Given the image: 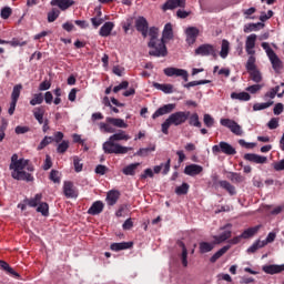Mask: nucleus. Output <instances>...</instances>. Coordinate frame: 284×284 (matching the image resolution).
<instances>
[{
	"instance_id": "nucleus-19",
	"label": "nucleus",
	"mask_w": 284,
	"mask_h": 284,
	"mask_svg": "<svg viewBox=\"0 0 284 284\" xmlns=\"http://www.w3.org/2000/svg\"><path fill=\"white\" fill-rule=\"evenodd\" d=\"M173 39H174V30L172 29V23H166L162 31L161 40H163L164 43H168V41H172Z\"/></svg>"
},
{
	"instance_id": "nucleus-38",
	"label": "nucleus",
	"mask_w": 284,
	"mask_h": 284,
	"mask_svg": "<svg viewBox=\"0 0 284 284\" xmlns=\"http://www.w3.org/2000/svg\"><path fill=\"white\" fill-rule=\"evenodd\" d=\"M245 68L247 72H251L252 70H256V57L254 54H248V59L246 61Z\"/></svg>"
},
{
	"instance_id": "nucleus-32",
	"label": "nucleus",
	"mask_w": 284,
	"mask_h": 284,
	"mask_svg": "<svg viewBox=\"0 0 284 284\" xmlns=\"http://www.w3.org/2000/svg\"><path fill=\"white\" fill-rule=\"evenodd\" d=\"M148 28H149L148 19H145L144 17H139L135 20V29L138 30V32H141V30H148Z\"/></svg>"
},
{
	"instance_id": "nucleus-57",
	"label": "nucleus",
	"mask_w": 284,
	"mask_h": 284,
	"mask_svg": "<svg viewBox=\"0 0 284 284\" xmlns=\"http://www.w3.org/2000/svg\"><path fill=\"white\" fill-rule=\"evenodd\" d=\"M11 14H12V8L4 7L1 9V12H0L1 19H10Z\"/></svg>"
},
{
	"instance_id": "nucleus-52",
	"label": "nucleus",
	"mask_w": 284,
	"mask_h": 284,
	"mask_svg": "<svg viewBox=\"0 0 284 284\" xmlns=\"http://www.w3.org/2000/svg\"><path fill=\"white\" fill-rule=\"evenodd\" d=\"M149 37H150V41H159V28L155 27H151L149 29Z\"/></svg>"
},
{
	"instance_id": "nucleus-15",
	"label": "nucleus",
	"mask_w": 284,
	"mask_h": 284,
	"mask_svg": "<svg viewBox=\"0 0 284 284\" xmlns=\"http://www.w3.org/2000/svg\"><path fill=\"white\" fill-rule=\"evenodd\" d=\"M63 194L67 196V199H77L79 196V192H77V189L72 182H64Z\"/></svg>"
},
{
	"instance_id": "nucleus-62",
	"label": "nucleus",
	"mask_w": 284,
	"mask_h": 284,
	"mask_svg": "<svg viewBox=\"0 0 284 284\" xmlns=\"http://www.w3.org/2000/svg\"><path fill=\"white\" fill-rule=\"evenodd\" d=\"M50 180L53 181V183H61V176L59 175V171L52 170L50 172Z\"/></svg>"
},
{
	"instance_id": "nucleus-28",
	"label": "nucleus",
	"mask_w": 284,
	"mask_h": 284,
	"mask_svg": "<svg viewBox=\"0 0 284 284\" xmlns=\"http://www.w3.org/2000/svg\"><path fill=\"white\" fill-rule=\"evenodd\" d=\"M141 165V163H132L123 168L122 172L125 176H134L136 174V169Z\"/></svg>"
},
{
	"instance_id": "nucleus-63",
	"label": "nucleus",
	"mask_w": 284,
	"mask_h": 284,
	"mask_svg": "<svg viewBox=\"0 0 284 284\" xmlns=\"http://www.w3.org/2000/svg\"><path fill=\"white\" fill-rule=\"evenodd\" d=\"M267 128L268 130H276V128H278V119L272 118L267 123Z\"/></svg>"
},
{
	"instance_id": "nucleus-2",
	"label": "nucleus",
	"mask_w": 284,
	"mask_h": 284,
	"mask_svg": "<svg viewBox=\"0 0 284 284\" xmlns=\"http://www.w3.org/2000/svg\"><path fill=\"white\" fill-rule=\"evenodd\" d=\"M29 170V172H32L34 169L32 166L28 165V160L20 159L19 155L13 154L11 156V164L10 170H13L11 173L12 179H16L17 181H34V178L32 174L24 172L23 170Z\"/></svg>"
},
{
	"instance_id": "nucleus-5",
	"label": "nucleus",
	"mask_w": 284,
	"mask_h": 284,
	"mask_svg": "<svg viewBox=\"0 0 284 284\" xmlns=\"http://www.w3.org/2000/svg\"><path fill=\"white\" fill-rule=\"evenodd\" d=\"M262 48L265 50L266 57H268V61L271 62V65L275 72H281L283 70V61H281V58L276 54V52L273 51L272 47H270L268 42H262Z\"/></svg>"
},
{
	"instance_id": "nucleus-30",
	"label": "nucleus",
	"mask_w": 284,
	"mask_h": 284,
	"mask_svg": "<svg viewBox=\"0 0 284 284\" xmlns=\"http://www.w3.org/2000/svg\"><path fill=\"white\" fill-rule=\"evenodd\" d=\"M231 237H232L231 230L224 231L222 234L213 236V239L217 245L221 243H225V241H227V239H231Z\"/></svg>"
},
{
	"instance_id": "nucleus-1",
	"label": "nucleus",
	"mask_w": 284,
	"mask_h": 284,
	"mask_svg": "<svg viewBox=\"0 0 284 284\" xmlns=\"http://www.w3.org/2000/svg\"><path fill=\"white\" fill-rule=\"evenodd\" d=\"M131 139L125 131L119 130L102 144L104 154H128V152L132 151V146H123L119 141H130Z\"/></svg>"
},
{
	"instance_id": "nucleus-64",
	"label": "nucleus",
	"mask_w": 284,
	"mask_h": 284,
	"mask_svg": "<svg viewBox=\"0 0 284 284\" xmlns=\"http://www.w3.org/2000/svg\"><path fill=\"white\" fill-rule=\"evenodd\" d=\"M28 132H30V126H16V134H26Z\"/></svg>"
},
{
	"instance_id": "nucleus-58",
	"label": "nucleus",
	"mask_w": 284,
	"mask_h": 284,
	"mask_svg": "<svg viewBox=\"0 0 284 284\" xmlns=\"http://www.w3.org/2000/svg\"><path fill=\"white\" fill-rule=\"evenodd\" d=\"M73 165L75 172H81L83 170V163H81L79 156H73Z\"/></svg>"
},
{
	"instance_id": "nucleus-35",
	"label": "nucleus",
	"mask_w": 284,
	"mask_h": 284,
	"mask_svg": "<svg viewBox=\"0 0 284 284\" xmlns=\"http://www.w3.org/2000/svg\"><path fill=\"white\" fill-rule=\"evenodd\" d=\"M231 99L236 101H250L252 97L247 92H240V93L233 92L231 93Z\"/></svg>"
},
{
	"instance_id": "nucleus-34",
	"label": "nucleus",
	"mask_w": 284,
	"mask_h": 284,
	"mask_svg": "<svg viewBox=\"0 0 284 284\" xmlns=\"http://www.w3.org/2000/svg\"><path fill=\"white\" fill-rule=\"evenodd\" d=\"M41 199H43V194L38 193L34 197L27 200V205H29V207H37L38 205H41Z\"/></svg>"
},
{
	"instance_id": "nucleus-20",
	"label": "nucleus",
	"mask_w": 284,
	"mask_h": 284,
	"mask_svg": "<svg viewBox=\"0 0 284 284\" xmlns=\"http://www.w3.org/2000/svg\"><path fill=\"white\" fill-rule=\"evenodd\" d=\"M51 6H57L62 11L68 10V8H72L74 6V0H51Z\"/></svg>"
},
{
	"instance_id": "nucleus-17",
	"label": "nucleus",
	"mask_w": 284,
	"mask_h": 284,
	"mask_svg": "<svg viewBox=\"0 0 284 284\" xmlns=\"http://www.w3.org/2000/svg\"><path fill=\"white\" fill-rule=\"evenodd\" d=\"M203 172V166L199 164H190L184 168V174L186 176H199Z\"/></svg>"
},
{
	"instance_id": "nucleus-45",
	"label": "nucleus",
	"mask_w": 284,
	"mask_h": 284,
	"mask_svg": "<svg viewBox=\"0 0 284 284\" xmlns=\"http://www.w3.org/2000/svg\"><path fill=\"white\" fill-rule=\"evenodd\" d=\"M37 212L42 214V216H48V214H50V206L48 203L41 202L37 207Z\"/></svg>"
},
{
	"instance_id": "nucleus-25",
	"label": "nucleus",
	"mask_w": 284,
	"mask_h": 284,
	"mask_svg": "<svg viewBox=\"0 0 284 284\" xmlns=\"http://www.w3.org/2000/svg\"><path fill=\"white\" fill-rule=\"evenodd\" d=\"M220 187H222V190H225L226 192H229V194L231 196H234L236 194V187L234 185H232V183L222 180L219 182Z\"/></svg>"
},
{
	"instance_id": "nucleus-16",
	"label": "nucleus",
	"mask_w": 284,
	"mask_h": 284,
	"mask_svg": "<svg viewBox=\"0 0 284 284\" xmlns=\"http://www.w3.org/2000/svg\"><path fill=\"white\" fill-rule=\"evenodd\" d=\"M245 161H250L251 163H257L258 165H263L267 163V156L258 155L256 153H246L244 155Z\"/></svg>"
},
{
	"instance_id": "nucleus-24",
	"label": "nucleus",
	"mask_w": 284,
	"mask_h": 284,
	"mask_svg": "<svg viewBox=\"0 0 284 284\" xmlns=\"http://www.w3.org/2000/svg\"><path fill=\"white\" fill-rule=\"evenodd\" d=\"M112 30H114V23L113 22H105L100 31L99 34L100 37H110V34L112 33Z\"/></svg>"
},
{
	"instance_id": "nucleus-51",
	"label": "nucleus",
	"mask_w": 284,
	"mask_h": 284,
	"mask_svg": "<svg viewBox=\"0 0 284 284\" xmlns=\"http://www.w3.org/2000/svg\"><path fill=\"white\" fill-rule=\"evenodd\" d=\"M154 150H156V146L152 145V146H149V148L140 149L135 154L138 156H148V154H150V152H154Z\"/></svg>"
},
{
	"instance_id": "nucleus-37",
	"label": "nucleus",
	"mask_w": 284,
	"mask_h": 284,
	"mask_svg": "<svg viewBox=\"0 0 284 284\" xmlns=\"http://www.w3.org/2000/svg\"><path fill=\"white\" fill-rule=\"evenodd\" d=\"M21 90H23V85L21 84H16L13 87L12 93H11V101L12 102H18L19 101V97H21Z\"/></svg>"
},
{
	"instance_id": "nucleus-42",
	"label": "nucleus",
	"mask_w": 284,
	"mask_h": 284,
	"mask_svg": "<svg viewBox=\"0 0 284 284\" xmlns=\"http://www.w3.org/2000/svg\"><path fill=\"white\" fill-rule=\"evenodd\" d=\"M248 73L254 83H261V81H263V75H261V71H258V69H253L248 71Z\"/></svg>"
},
{
	"instance_id": "nucleus-36",
	"label": "nucleus",
	"mask_w": 284,
	"mask_h": 284,
	"mask_svg": "<svg viewBox=\"0 0 284 284\" xmlns=\"http://www.w3.org/2000/svg\"><path fill=\"white\" fill-rule=\"evenodd\" d=\"M262 247H265V243H263L261 240L255 241L247 250V254H255V252H258Z\"/></svg>"
},
{
	"instance_id": "nucleus-33",
	"label": "nucleus",
	"mask_w": 284,
	"mask_h": 284,
	"mask_svg": "<svg viewBox=\"0 0 284 284\" xmlns=\"http://www.w3.org/2000/svg\"><path fill=\"white\" fill-rule=\"evenodd\" d=\"M227 54H230V41L224 39L222 40L220 57L221 59H227Z\"/></svg>"
},
{
	"instance_id": "nucleus-53",
	"label": "nucleus",
	"mask_w": 284,
	"mask_h": 284,
	"mask_svg": "<svg viewBox=\"0 0 284 284\" xmlns=\"http://www.w3.org/2000/svg\"><path fill=\"white\" fill-rule=\"evenodd\" d=\"M59 14H61V11H59V9H52L48 13V21H49V23H54V20L59 19Z\"/></svg>"
},
{
	"instance_id": "nucleus-48",
	"label": "nucleus",
	"mask_w": 284,
	"mask_h": 284,
	"mask_svg": "<svg viewBox=\"0 0 284 284\" xmlns=\"http://www.w3.org/2000/svg\"><path fill=\"white\" fill-rule=\"evenodd\" d=\"M180 247H182V265L183 267H187V247H185V243L179 242Z\"/></svg>"
},
{
	"instance_id": "nucleus-11",
	"label": "nucleus",
	"mask_w": 284,
	"mask_h": 284,
	"mask_svg": "<svg viewBox=\"0 0 284 284\" xmlns=\"http://www.w3.org/2000/svg\"><path fill=\"white\" fill-rule=\"evenodd\" d=\"M186 43L189 45H194L196 43V39H199L200 30L196 27H189L185 29Z\"/></svg>"
},
{
	"instance_id": "nucleus-44",
	"label": "nucleus",
	"mask_w": 284,
	"mask_h": 284,
	"mask_svg": "<svg viewBox=\"0 0 284 284\" xmlns=\"http://www.w3.org/2000/svg\"><path fill=\"white\" fill-rule=\"evenodd\" d=\"M214 250V244L210 242H201L200 243V252L201 254H207V252H212Z\"/></svg>"
},
{
	"instance_id": "nucleus-60",
	"label": "nucleus",
	"mask_w": 284,
	"mask_h": 284,
	"mask_svg": "<svg viewBox=\"0 0 284 284\" xmlns=\"http://www.w3.org/2000/svg\"><path fill=\"white\" fill-rule=\"evenodd\" d=\"M256 30H258V24L256 23H248L244 26L245 33L256 32Z\"/></svg>"
},
{
	"instance_id": "nucleus-12",
	"label": "nucleus",
	"mask_w": 284,
	"mask_h": 284,
	"mask_svg": "<svg viewBox=\"0 0 284 284\" xmlns=\"http://www.w3.org/2000/svg\"><path fill=\"white\" fill-rule=\"evenodd\" d=\"M176 110L175 103H169L164 104L163 106L159 108L152 115V119H159V116H163L165 114H171V112H174Z\"/></svg>"
},
{
	"instance_id": "nucleus-7",
	"label": "nucleus",
	"mask_w": 284,
	"mask_h": 284,
	"mask_svg": "<svg viewBox=\"0 0 284 284\" xmlns=\"http://www.w3.org/2000/svg\"><path fill=\"white\" fill-rule=\"evenodd\" d=\"M220 125L223 128H227L232 134H235V136H243V128L241 124H239L236 121L229 119V118H222L220 120Z\"/></svg>"
},
{
	"instance_id": "nucleus-13",
	"label": "nucleus",
	"mask_w": 284,
	"mask_h": 284,
	"mask_svg": "<svg viewBox=\"0 0 284 284\" xmlns=\"http://www.w3.org/2000/svg\"><path fill=\"white\" fill-rule=\"evenodd\" d=\"M256 39H257L256 33H252L247 36L245 41L246 54H256V50H254V48H256Z\"/></svg>"
},
{
	"instance_id": "nucleus-4",
	"label": "nucleus",
	"mask_w": 284,
	"mask_h": 284,
	"mask_svg": "<svg viewBox=\"0 0 284 284\" xmlns=\"http://www.w3.org/2000/svg\"><path fill=\"white\" fill-rule=\"evenodd\" d=\"M105 122H101L99 124V128L101 130V132H106L108 134H114L115 130L114 128H128V123H125V121L123 119L120 118H106ZM111 125H114V128H112Z\"/></svg>"
},
{
	"instance_id": "nucleus-22",
	"label": "nucleus",
	"mask_w": 284,
	"mask_h": 284,
	"mask_svg": "<svg viewBox=\"0 0 284 284\" xmlns=\"http://www.w3.org/2000/svg\"><path fill=\"white\" fill-rule=\"evenodd\" d=\"M103 207H104L103 202L97 201L88 210V214H91L92 216H97V214H101L103 212Z\"/></svg>"
},
{
	"instance_id": "nucleus-21",
	"label": "nucleus",
	"mask_w": 284,
	"mask_h": 284,
	"mask_svg": "<svg viewBox=\"0 0 284 284\" xmlns=\"http://www.w3.org/2000/svg\"><path fill=\"white\" fill-rule=\"evenodd\" d=\"M261 224L255 225L253 227H248L242 232V239L247 240V239H253V236H256L258 234V231L261 230Z\"/></svg>"
},
{
	"instance_id": "nucleus-14",
	"label": "nucleus",
	"mask_w": 284,
	"mask_h": 284,
	"mask_svg": "<svg viewBox=\"0 0 284 284\" xmlns=\"http://www.w3.org/2000/svg\"><path fill=\"white\" fill-rule=\"evenodd\" d=\"M176 8H185V0H168L162 6L164 12H168V10H176Z\"/></svg>"
},
{
	"instance_id": "nucleus-54",
	"label": "nucleus",
	"mask_w": 284,
	"mask_h": 284,
	"mask_svg": "<svg viewBox=\"0 0 284 284\" xmlns=\"http://www.w3.org/2000/svg\"><path fill=\"white\" fill-rule=\"evenodd\" d=\"M52 141H54L52 136H44L43 140L38 145V150H43L44 148H48V145H50Z\"/></svg>"
},
{
	"instance_id": "nucleus-29",
	"label": "nucleus",
	"mask_w": 284,
	"mask_h": 284,
	"mask_svg": "<svg viewBox=\"0 0 284 284\" xmlns=\"http://www.w3.org/2000/svg\"><path fill=\"white\" fill-rule=\"evenodd\" d=\"M132 242H120L111 244V250L113 252H121V250H130L132 247Z\"/></svg>"
},
{
	"instance_id": "nucleus-61",
	"label": "nucleus",
	"mask_w": 284,
	"mask_h": 284,
	"mask_svg": "<svg viewBox=\"0 0 284 284\" xmlns=\"http://www.w3.org/2000/svg\"><path fill=\"white\" fill-rule=\"evenodd\" d=\"M274 241H276V233L270 232L266 239L262 241V243H264V247H265V245H267L268 243H274Z\"/></svg>"
},
{
	"instance_id": "nucleus-59",
	"label": "nucleus",
	"mask_w": 284,
	"mask_h": 284,
	"mask_svg": "<svg viewBox=\"0 0 284 284\" xmlns=\"http://www.w3.org/2000/svg\"><path fill=\"white\" fill-rule=\"evenodd\" d=\"M263 89L262 84H253L247 87L245 90L246 92H250V94H256V92H260V90Z\"/></svg>"
},
{
	"instance_id": "nucleus-6",
	"label": "nucleus",
	"mask_w": 284,
	"mask_h": 284,
	"mask_svg": "<svg viewBox=\"0 0 284 284\" xmlns=\"http://www.w3.org/2000/svg\"><path fill=\"white\" fill-rule=\"evenodd\" d=\"M148 45L150 48V57H168V47H165V41L161 39L149 41Z\"/></svg>"
},
{
	"instance_id": "nucleus-43",
	"label": "nucleus",
	"mask_w": 284,
	"mask_h": 284,
	"mask_svg": "<svg viewBox=\"0 0 284 284\" xmlns=\"http://www.w3.org/2000/svg\"><path fill=\"white\" fill-rule=\"evenodd\" d=\"M189 125H192L193 128H201L199 113H192L191 115H189Z\"/></svg>"
},
{
	"instance_id": "nucleus-46",
	"label": "nucleus",
	"mask_w": 284,
	"mask_h": 284,
	"mask_svg": "<svg viewBox=\"0 0 284 284\" xmlns=\"http://www.w3.org/2000/svg\"><path fill=\"white\" fill-rule=\"evenodd\" d=\"M187 192H190V184L185 182L175 189V194H178V196H183L184 194H187Z\"/></svg>"
},
{
	"instance_id": "nucleus-10",
	"label": "nucleus",
	"mask_w": 284,
	"mask_h": 284,
	"mask_svg": "<svg viewBox=\"0 0 284 284\" xmlns=\"http://www.w3.org/2000/svg\"><path fill=\"white\" fill-rule=\"evenodd\" d=\"M163 72L166 77H181L183 81L185 82L189 81L190 73H187V70L185 69L169 67V68H165Z\"/></svg>"
},
{
	"instance_id": "nucleus-3",
	"label": "nucleus",
	"mask_w": 284,
	"mask_h": 284,
	"mask_svg": "<svg viewBox=\"0 0 284 284\" xmlns=\"http://www.w3.org/2000/svg\"><path fill=\"white\" fill-rule=\"evenodd\" d=\"M187 119H190V111H176L174 113H171L169 118L162 123L163 134H169L171 125H175V128H179V125H183V123H186Z\"/></svg>"
},
{
	"instance_id": "nucleus-39",
	"label": "nucleus",
	"mask_w": 284,
	"mask_h": 284,
	"mask_svg": "<svg viewBox=\"0 0 284 284\" xmlns=\"http://www.w3.org/2000/svg\"><path fill=\"white\" fill-rule=\"evenodd\" d=\"M274 105V101L263 102V103H255L253 105V111L258 112L261 110H267V108H272Z\"/></svg>"
},
{
	"instance_id": "nucleus-23",
	"label": "nucleus",
	"mask_w": 284,
	"mask_h": 284,
	"mask_svg": "<svg viewBox=\"0 0 284 284\" xmlns=\"http://www.w3.org/2000/svg\"><path fill=\"white\" fill-rule=\"evenodd\" d=\"M32 112L36 121H38L40 125H43V122L45 121L43 120V116L45 115V109L43 106H37Z\"/></svg>"
},
{
	"instance_id": "nucleus-47",
	"label": "nucleus",
	"mask_w": 284,
	"mask_h": 284,
	"mask_svg": "<svg viewBox=\"0 0 284 284\" xmlns=\"http://www.w3.org/2000/svg\"><path fill=\"white\" fill-rule=\"evenodd\" d=\"M68 148H70V141L63 140L61 143L58 144V154H65V152H68Z\"/></svg>"
},
{
	"instance_id": "nucleus-41",
	"label": "nucleus",
	"mask_w": 284,
	"mask_h": 284,
	"mask_svg": "<svg viewBox=\"0 0 284 284\" xmlns=\"http://www.w3.org/2000/svg\"><path fill=\"white\" fill-rule=\"evenodd\" d=\"M170 162L171 161L169 159L165 164L162 163L160 165L154 166L153 172L155 174H159L161 172L162 168H163V174H168V172H170Z\"/></svg>"
},
{
	"instance_id": "nucleus-18",
	"label": "nucleus",
	"mask_w": 284,
	"mask_h": 284,
	"mask_svg": "<svg viewBox=\"0 0 284 284\" xmlns=\"http://www.w3.org/2000/svg\"><path fill=\"white\" fill-rule=\"evenodd\" d=\"M263 272H265V274H281V272H284V264L278 265V264H270V265H264L262 267Z\"/></svg>"
},
{
	"instance_id": "nucleus-55",
	"label": "nucleus",
	"mask_w": 284,
	"mask_h": 284,
	"mask_svg": "<svg viewBox=\"0 0 284 284\" xmlns=\"http://www.w3.org/2000/svg\"><path fill=\"white\" fill-rule=\"evenodd\" d=\"M207 83H210V80L192 81V82L184 84V88L190 89V88H194L196 85H205Z\"/></svg>"
},
{
	"instance_id": "nucleus-27",
	"label": "nucleus",
	"mask_w": 284,
	"mask_h": 284,
	"mask_svg": "<svg viewBox=\"0 0 284 284\" xmlns=\"http://www.w3.org/2000/svg\"><path fill=\"white\" fill-rule=\"evenodd\" d=\"M153 88H155V90H161V92H164V94H172V92H174V87L172 84H161L159 82H154Z\"/></svg>"
},
{
	"instance_id": "nucleus-56",
	"label": "nucleus",
	"mask_w": 284,
	"mask_h": 284,
	"mask_svg": "<svg viewBox=\"0 0 284 284\" xmlns=\"http://www.w3.org/2000/svg\"><path fill=\"white\" fill-rule=\"evenodd\" d=\"M204 125L206 128H213L214 126V119L210 115V113H205L203 116Z\"/></svg>"
},
{
	"instance_id": "nucleus-26",
	"label": "nucleus",
	"mask_w": 284,
	"mask_h": 284,
	"mask_svg": "<svg viewBox=\"0 0 284 284\" xmlns=\"http://www.w3.org/2000/svg\"><path fill=\"white\" fill-rule=\"evenodd\" d=\"M119 196H121V193L119 191H109L106 194V203L108 205H116V201H119Z\"/></svg>"
},
{
	"instance_id": "nucleus-31",
	"label": "nucleus",
	"mask_w": 284,
	"mask_h": 284,
	"mask_svg": "<svg viewBox=\"0 0 284 284\" xmlns=\"http://www.w3.org/2000/svg\"><path fill=\"white\" fill-rule=\"evenodd\" d=\"M0 267L2 270H4V272H7V274H11V276H14L16 278H20L21 277V275H19V273H17L16 270L12 268L10 266V264H8V262L0 261Z\"/></svg>"
},
{
	"instance_id": "nucleus-9",
	"label": "nucleus",
	"mask_w": 284,
	"mask_h": 284,
	"mask_svg": "<svg viewBox=\"0 0 284 284\" xmlns=\"http://www.w3.org/2000/svg\"><path fill=\"white\" fill-rule=\"evenodd\" d=\"M197 57H214L216 59V48L214 45L205 43L195 49Z\"/></svg>"
},
{
	"instance_id": "nucleus-49",
	"label": "nucleus",
	"mask_w": 284,
	"mask_h": 284,
	"mask_svg": "<svg viewBox=\"0 0 284 284\" xmlns=\"http://www.w3.org/2000/svg\"><path fill=\"white\" fill-rule=\"evenodd\" d=\"M227 179H230V181H232L233 183H243L244 181L243 175L235 172H229Z\"/></svg>"
},
{
	"instance_id": "nucleus-40",
	"label": "nucleus",
	"mask_w": 284,
	"mask_h": 284,
	"mask_svg": "<svg viewBox=\"0 0 284 284\" xmlns=\"http://www.w3.org/2000/svg\"><path fill=\"white\" fill-rule=\"evenodd\" d=\"M230 250V245L223 246L222 248H220L211 258V263H216L217 258H221V256H223V254L227 253V251Z\"/></svg>"
},
{
	"instance_id": "nucleus-8",
	"label": "nucleus",
	"mask_w": 284,
	"mask_h": 284,
	"mask_svg": "<svg viewBox=\"0 0 284 284\" xmlns=\"http://www.w3.org/2000/svg\"><path fill=\"white\" fill-rule=\"evenodd\" d=\"M212 152L213 154H220V152H222V154H226L227 156H234V154H236V149H234L232 144L222 141L212 146Z\"/></svg>"
},
{
	"instance_id": "nucleus-50",
	"label": "nucleus",
	"mask_w": 284,
	"mask_h": 284,
	"mask_svg": "<svg viewBox=\"0 0 284 284\" xmlns=\"http://www.w3.org/2000/svg\"><path fill=\"white\" fill-rule=\"evenodd\" d=\"M43 103V93H36L33 98L30 100V105H41Z\"/></svg>"
}]
</instances>
